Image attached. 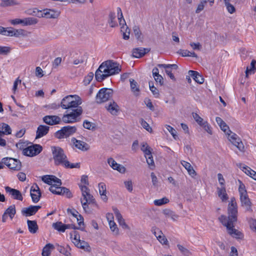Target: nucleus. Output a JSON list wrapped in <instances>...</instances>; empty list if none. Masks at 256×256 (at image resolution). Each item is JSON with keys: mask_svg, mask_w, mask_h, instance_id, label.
Instances as JSON below:
<instances>
[{"mask_svg": "<svg viewBox=\"0 0 256 256\" xmlns=\"http://www.w3.org/2000/svg\"><path fill=\"white\" fill-rule=\"evenodd\" d=\"M82 103L80 98L77 95H68L64 97L60 102V107L67 110L66 114L62 117V122L66 124L74 123L78 121L82 113V108L80 106Z\"/></svg>", "mask_w": 256, "mask_h": 256, "instance_id": "obj_1", "label": "nucleus"}, {"mask_svg": "<svg viewBox=\"0 0 256 256\" xmlns=\"http://www.w3.org/2000/svg\"><path fill=\"white\" fill-rule=\"evenodd\" d=\"M238 214L237 203L235 198L232 197L228 206V216L222 215L218 220L222 224L226 227L230 235L233 238H240L242 236V233L234 228V224L238 220Z\"/></svg>", "mask_w": 256, "mask_h": 256, "instance_id": "obj_2", "label": "nucleus"}, {"mask_svg": "<svg viewBox=\"0 0 256 256\" xmlns=\"http://www.w3.org/2000/svg\"><path fill=\"white\" fill-rule=\"evenodd\" d=\"M121 68L118 63L112 60L102 62L96 70L95 78L98 82H102L107 77L119 73Z\"/></svg>", "mask_w": 256, "mask_h": 256, "instance_id": "obj_3", "label": "nucleus"}, {"mask_svg": "<svg viewBox=\"0 0 256 256\" xmlns=\"http://www.w3.org/2000/svg\"><path fill=\"white\" fill-rule=\"evenodd\" d=\"M52 150L54 160V164L56 166L62 165L66 168H80V164H70L67 159L64 150L58 146H52Z\"/></svg>", "mask_w": 256, "mask_h": 256, "instance_id": "obj_4", "label": "nucleus"}, {"mask_svg": "<svg viewBox=\"0 0 256 256\" xmlns=\"http://www.w3.org/2000/svg\"><path fill=\"white\" fill-rule=\"evenodd\" d=\"M82 198L80 199V202L84 210L86 212L88 208V204H94L96 202L93 196L90 194V189L86 186H80Z\"/></svg>", "mask_w": 256, "mask_h": 256, "instance_id": "obj_5", "label": "nucleus"}, {"mask_svg": "<svg viewBox=\"0 0 256 256\" xmlns=\"http://www.w3.org/2000/svg\"><path fill=\"white\" fill-rule=\"evenodd\" d=\"M76 131V128L74 126H64L54 133V136L58 139L68 138L74 134Z\"/></svg>", "mask_w": 256, "mask_h": 256, "instance_id": "obj_6", "label": "nucleus"}, {"mask_svg": "<svg viewBox=\"0 0 256 256\" xmlns=\"http://www.w3.org/2000/svg\"><path fill=\"white\" fill-rule=\"evenodd\" d=\"M113 90L110 88H101L96 96V100L100 104L108 100L112 96Z\"/></svg>", "mask_w": 256, "mask_h": 256, "instance_id": "obj_7", "label": "nucleus"}, {"mask_svg": "<svg viewBox=\"0 0 256 256\" xmlns=\"http://www.w3.org/2000/svg\"><path fill=\"white\" fill-rule=\"evenodd\" d=\"M2 163L6 165L9 168L14 170H19L22 167L21 162L20 160L11 158H5L2 159Z\"/></svg>", "mask_w": 256, "mask_h": 256, "instance_id": "obj_8", "label": "nucleus"}, {"mask_svg": "<svg viewBox=\"0 0 256 256\" xmlns=\"http://www.w3.org/2000/svg\"><path fill=\"white\" fill-rule=\"evenodd\" d=\"M42 150V147L38 144H34L24 148L23 154L28 156H34L38 154Z\"/></svg>", "mask_w": 256, "mask_h": 256, "instance_id": "obj_9", "label": "nucleus"}, {"mask_svg": "<svg viewBox=\"0 0 256 256\" xmlns=\"http://www.w3.org/2000/svg\"><path fill=\"white\" fill-rule=\"evenodd\" d=\"M37 16L39 18L45 17L47 18H56L60 16V12L52 9H44L43 12L40 11Z\"/></svg>", "mask_w": 256, "mask_h": 256, "instance_id": "obj_10", "label": "nucleus"}, {"mask_svg": "<svg viewBox=\"0 0 256 256\" xmlns=\"http://www.w3.org/2000/svg\"><path fill=\"white\" fill-rule=\"evenodd\" d=\"M227 134L229 136L228 139L230 142L240 151H243L244 147L240 138L234 133H232L230 135V134L227 132Z\"/></svg>", "mask_w": 256, "mask_h": 256, "instance_id": "obj_11", "label": "nucleus"}, {"mask_svg": "<svg viewBox=\"0 0 256 256\" xmlns=\"http://www.w3.org/2000/svg\"><path fill=\"white\" fill-rule=\"evenodd\" d=\"M241 206L245 208L247 212H252V203L248 198V194L240 196Z\"/></svg>", "mask_w": 256, "mask_h": 256, "instance_id": "obj_12", "label": "nucleus"}, {"mask_svg": "<svg viewBox=\"0 0 256 256\" xmlns=\"http://www.w3.org/2000/svg\"><path fill=\"white\" fill-rule=\"evenodd\" d=\"M42 180L50 186L54 184V185L61 186L62 184L61 180L54 176H44L42 177Z\"/></svg>", "mask_w": 256, "mask_h": 256, "instance_id": "obj_13", "label": "nucleus"}, {"mask_svg": "<svg viewBox=\"0 0 256 256\" xmlns=\"http://www.w3.org/2000/svg\"><path fill=\"white\" fill-rule=\"evenodd\" d=\"M44 123L50 126L60 124L62 121V118L58 116H46L42 118Z\"/></svg>", "mask_w": 256, "mask_h": 256, "instance_id": "obj_14", "label": "nucleus"}, {"mask_svg": "<svg viewBox=\"0 0 256 256\" xmlns=\"http://www.w3.org/2000/svg\"><path fill=\"white\" fill-rule=\"evenodd\" d=\"M30 196L32 200L34 203H37L41 197V192L38 186L36 184L30 188Z\"/></svg>", "mask_w": 256, "mask_h": 256, "instance_id": "obj_15", "label": "nucleus"}, {"mask_svg": "<svg viewBox=\"0 0 256 256\" xmlns=\"http://www.w3.org/2000/svg\"><path fill=\"white\" fill-rule=\"evenodd\" d=\"M41 208L40 206H30L28 208H24L22 210V214L25 216H33Z\"/></svg>", "mask_w": 256, "mask_h": 256, "instance_id": "obj_16", "label": "nucleus"}, {"mask_svg": "<svg viewBox=\"0 0 256 256\" xmlns=\"http://www.w3.org/2000/svg\"><path fill=\"white\" fill-rule=\"evenodd\" d=\"M152 232L156 237L158 240L162 244L167 245L168 244V240L165 236H164L162 232L156 228L153 227L152 228Z\"/></svg>", "mask_w": 256, "mask_h": 256, "instance_id": "obj_17", "label": "nucleus"}, {"mask_svg": "<svg viewBox=\"0 0 256 256\" xmlns=\"http://www.w3.org/2000/svg\"><path fill=\"white\" fill-rule=\"evenodd\" d=\"M72 140L75 147L82 151H86L90 149V146L83 141L78 140L74 138H73Z\"/></svg>", "mask_w": 256, "mask_h": 256, "instance_id": "obj_18", "label": "nucleus"}, {"mask_svg": "<svg viewBox=\"0 0 256 256\" xmlns=\"http://www.w3.org/2000/svg\"><path fill=\"white\" fill-rule=\"evenodd\" d=\"M6 192L9 193L15 200H22L23 198L21 192L18 190L12 188L9 186L5 188Z\"/></svg>", "mask_w": 256, "mask_h": 256, "instance_id": "obj_19", "label": "nucleus"}, {"mask_svg": "<svg viewBox=\"0 0 256 256\" xmlns=\"http://www.w3.org/2000/svg\"><path fill=\"white\" fill-rule=\"evenodd\" d=\"M106 108L109 112L114 116H116L120 111L119 106L114 101L110 102L108 106H106Z\"/></svg>", "mask_w": 256, "mask_h": 256, "instance_id": "obj_20", "label": "nucleus"}, {"mask_svg": "<svg viewBox=\"0 0 256 256\" xmlns=\"http://www.w3.org/2000/svg\"><path fill=\"white\" fill-rule=\"evenodd\" d=\"M50 127L44 125H40L38 126L36 132V138H40L46 136L48 132Z\"/></svg>", "mask_w": 256, "mask_h": 256, "instance_id": "obj_21", "label": "nucleus"}, {"mask_svg": "<svg viewBox=\"0 0 256 256\" xmlns=\"http://www.w3.org/2000/svg\"><path fill=\"white\" fill-rule=\"evenodd\" d=\"M150 50V49L142 48H135L132 50V56L136 58H140L149 52Z\"/></svg>", "mask_w": 256, "mask_h": 256, "instance_id": "obj_22", "label": "nucleus"}, {"mask_svg": "<svg viewBox=\"0 0 256 256\" xmlns=\"http://www.w3.org/2000/svg\"><path fill=\"white\" fill-rule=\"evenodd\" d=\"M217 192L218 197L220 198L222 202H225L228 199V196L226 194L225 186L217 188Z\"/></svg>", "mask_w": 256, "mask_h": 256, "instance_id": "obj_23", "label": "nucleus"}, {"mask_svg": "<svg viewBox=\"0 0 256 256\" xmlns=\"http://www.w3.org/2000/svg\"><path fill=\"white\" fill-rule=\"evenodd\" d=\"M188 74L198 84H202L204 82V78L198 72L190 70Z\"/></svg>", "mask_w": 256, "mask_h": 256, "instance_id": "obj_24", "label": "nucleus"}, {"mask_svg": "<svg viewBox=\"0 0 256 256\" xmlns=\"http://www.w3.org/2000/svg\"><path fill=\"white\" fill-rule=\"evenodd\" d=\"M11 133L12 130L10 126L6 123L0 124V136L10 134Z\"/></svg>", "mask_w": 256, "mask_h": 256, "instance_id": "obj_25", "label": "nucleus"}, {"mask_svg": "<svg viewBox=\"0 0 256 256\" xmlns=\"http://www.w3.org/2000/svg\"><path fill=\"white\" fill-rule=\"evenodd\" d=\"M27 224L28 230L31 234H36L37 232L38 226L36 220H28Z\"/></svg>", "mask_w": 256, "mask_h": 256, "instance_id": "obj_26", "label": "nucleus"}, {"mask_svg": "<svg viewBox=\"0 0 256 256\" xmlns=\"http://www.w3.org/2000/svg\"><path fill=\"white\" fill-rule=\"evenodd\" d=\"M180 162L183 166L188 170V174L190 176L192 177H194L196 175V171L189 162L184 160H182Z\"/></svg>", "mask_w": 256, "mask_h": 256, "instance_id": "obj_27", "label": "nucleus"}, {"mask_svg": "<svg viewBox=\"0 0 256 256\" xmlns=\"http://www.w3.org/2000/svg\"><path fill=\"white\" fill-rule=\"evenodd\" d=\"M99 192L101 196L102 200L106 202L108 200V197L106 196V186L104 182H100L98 184Z\"/></svg>", "mask_w": 256, "mask_h": 256, "instance_id": "obj_28", "label": "nucleus"}, {"mask_svg": "<svg viewBox=\"0 0 256 256\" xmlns=\"http://www.w3.org/2000/svg\"><path fill=\"white\" fill-rule=\"evenodd\" d=\"M162 213L166 218H170L174 221L176 220L179 217L175 212L170 209H165L163 210Z\"/></svg>", "mask_w": 256, "mask_h": 256, "instance_id": "obj_29", "label": "nucleus"}, {"mask_svg": "<svg viewBox=\"0 0 256 256\" xmlns=\"http://www.w3.org/2000/svg\"><path fill=\"white\" fill-rule=\"evenodd\" d=\"M108 22L110 24V26L112 28H114L118 26L116 20V14L114 12H110L108 15Z\"/></svg>", "mask_w": 256, "mask_h": 256, "instance_id": "obj_30", "label": "nucleus"}, {"mask_svg": "<svg viewBox=\"0 0 256 256\" xmlns=\"http://www.w3.org/2000/svg\"><path fill=\"white\" fill-rule=\"evenodd\" d=\"M76 247L78 248L82 249L86 252L90 251V247L88 244V242L84 241V240H80L78 241V242L76 243Z\"/></svg>", "mask_w": 256, "mask_h": 256, "instance_id": "obj_31", "label": "nucleus"}, {"mask_svg": "<svg viewBox=\"0 0 256 256\" xmlns=\"http://www.w3.org/2000/svg\"><path fill=\"white\" fill-rule=\"evenodd\" d=\"M23 22L24 26H28L36 24L38 22V20L34 18L28 17L23 19Z\"/></svg>", "mask_w": 256, "mask_h": 256, "instance_id": "obj_32", "label": "nucleus"}, {"mask_svg": "<svg viewBox=\"0 0 256 256\" xmlns=\"http://www.w3.org/2000/svg\"><path fill=\"white\" fill-rule=\"evenodd\" d=\"M130 88L132 90V91L134 93L136 96H138V95L140 89L139 88L138 86L137 82L133 79H130Z\"/></svg>", "mask_w": 256, "mask_h": 256, "instance_id": "obj_33", "label": "nucleus"}, {"mask_svg": "<svg viewBox=\"0 0 256 256\" xmlns=\"http://www.w3.org/2000/svg\"><path fill=\"white\" fill-rule=\"evenodd\" d=\"M5 214L9 216L10 218L12 220L16 214L15 205L10 206L4 212Z\"/></svg>", "mask_w": 256, "mask_h": 256, "instance_id": "obj_34", "label": "nucleus"}, {"mask_svg": "<svg viewBox=\"0 0 256 256\" xmlns=\"http://www.w3.org/2000/svg\"><path fill=\"white\" fill-rule=\"evenodd\" d=\"M0 6L2 7H7L10 6L18 5L19 3L16 0H2Z\"/></svg>", "mask_w": 256, "mask_h": 256, "instance_id": "obj_35", "label": "nucleus"}, {"mask_svg": "<svg viewBox=\"0 0 256 256\" xmlns=\"http://www.w3.org/2000/svg\"><path fill=\"white\" fill-rule=\"evenodd\" d=\"M52 226L54 229L60 232H64L66 229V228H68L66 224H63L60 222H56L52 224Z\"/></svg>", "mask_w": 256, "mask_h": 256, "instance_id": "obj_36", "label": "nucleus"}, {"mask_svg": "<svg viewBox=\"0 0 256 256\" xmlns=\"http://www.w3.org/2000/svg\"><path fill=\"white\" fill-rule=\"evenodd\" d=\"M178 53L181 54L182 56H192L197 58L198 56L194 52H190L188 50H183L180 49Z\"/></svg>", "mask_w": 256, "mask_h": 256, "instance_id": "obj_37", "label": "nucleus"}, {"mask_svg": "<svg viewBox=\"0 0 256 256\" xmlns=\"http://www.w3.org/2000/svg\"><path fill=\"white\" fill-rule=\"evenodd\" d=\"M117 12H118V14H120V18H118V19L119 20L120 24L122 26L121 28V31L122 32V31H124V30L125 28L124 25L126 26V22H125L124 19L123 18L122 12V10L120 8H118Z\"/></svg>", "mask_w": 256, "mask_h": 256, "instance_id": "obj_38", "label": "nucleus"}, {"mask_svg": "<svg viewBox=\"0 0 256 256\" xmlns=\"http://www.w3.org/2000/svg\"><path fill=\"white\" fill-rule=\"evenodd\" d=\"M60 190V192H58V195L65 196L68 198H70L72 196V193L68 188L66 187H62Z\"/></svg>", "mask_w": 256, "mask_h": 256, "instance_id": "obj_39", "label": "nucleus"}, {"mask_svg": "<svg viewBox=\"0 0 256 256\" xmlns=\"http://www.w3.org/2000/svg\"><path fill=\"white\" fill-rule=\"evenodd\" d=\"M238 167L242 169V170L248 176H249L250 177V176L252 174V172L254 170L251 169L250 167L248 166H242V164H238Z\"/></svg>", "mask_w": 256, "mask_h": 256, "instance_id": "obj_40", "label": "nucleus"}, {"mask_svg": "<svg viewBox=\"0 0 256 256\" xmlns=\"http://www.w3.org/2000/svg\"><path fill=\"white\" fill-rule=\"evenodd\" d=\"M14 28L12 27L4 28L2 35L7 36H13Z\"/></svg>", "mask_w": 256, "mask_h": 256, "instance_id": "obj_41", "label": "nucleus"}, {"mask_svg": "<svg viewBox=\"0 0 256 256\" xmlns=\"http://www.w3.org/2000/svg\"><path fill=\"white\" fill-rule=\"evenodd\" d=\"M109 226L112 231L115 232L116 234H118V229L116 224L114 220H109Z\"/></svg>", "mask_w": 256, "mask_h": 256, "instance_id": "obj_42", "label": "nucleus"}, {"mask_svg": "<svg viewBox=\"0 0 256 256\" xmlns=\"http://www.w3.org/2000/svg\"><path fill=\"white\" fill-rule=\"evenodd\" d=\"M169 200L166 198H162L156 200L154 201V204L156 206H160L162 204H167Z\"/></svg>", "mask_w": 256, "mask_h": 256, "instance_id": "obj_43", "label": "nucleus"}, {"mask_svg": "<svg viewBox=\"0 0 256 256\" xmlns=\"http://www.w3.org/2000/svg\"><path fill=\"white\" fill-rule=\"evenodd\" d=\"M84 127L88 130H93L95 129V125L94 124L90 122L85 120L83 123Z\"/></svg>", "mask_w": 256, "mask_h": 256, "instance_id": "obj_44", "label": "nucleus"}, {"mask_svg": "<svg viewBox=\"0 0 256 256\" xmlns=\"http://www.w3.org/2000/svg\"><path fill=\"white\" fill-rule=\"evenodd\" d=\"M152 83V82H149L150 90H151V92H152V93L156 98H158L160 96L158 90L156 87H154V85H151Z\"/></svg>", "mask_w": 256, "mask_h": 256, "instance_id": "obj_45", "label": "nucleus"}, {"mask_svg": "<svg viewBox=\"0 0 256 256\" xmlns=\"http://www.w3.org/2000/svg\"><path fill=\"white\" fill-rule=\"evenodd\" d=\"M166 128L172 136L174 140H177L178 138V136L176 134V131L172 127L168 125H166Z\"/></svg>", "mask_w": 256, "mask_h": 256, "instance_id": "obj_46", "label": "nucleus"}, {"mask_svg": "<svg viewBox=\"0 0 256 256\" xmlns=\"http://www.w3.org/2000/svg\"><path fill=\"white\" fill-rule=\"evenodd\" d=\"M238 182H240V186L238 188L240 196L248 194L246 190L244 184L240 180H239Z\"/></svg>", "mask_w": 256, "mask_h": 256, "instance_id": "obj_47", "label": "nucleus"}, {"mask_svg": "<svg viewBox=\"0 0 256 256\" xmlns=\"http://www.w3.org/2000/svg\"><path fill=\"white\" fill-rule=\"evenodd\" d=\"M133 30L136 38L138 40L140 39L142 32L140 29V28L137 26H134L133 28Z\"/></svg>", "mask_w": 256, "mask_h": 256, "instance_id": "obj_48", "label": "nucleus"}, {"mask_svg": "<svg viewBox=\"0 0 256 256\" xmlns=\"http://www.w3.org/2000/svg\"><path fill=\"white\" fill-rule=\"evenodd\" d=\"M208 2V0H202L198 4V8L196 10V13L198 14L204 8V6Z\"/></svg>", "mask_w": 256, "mask_h": 256, "instance_id": "obj_49", "label": "nucleus"}, {"mask_svg": "<svg viewBox=\"0 0 256 256\" xmlns=\"http://www.w3.org/2000/svg\"><path fill=\"white\" fill-rule=\"evenodd\" d=\"M200 126H202L204 129V130L206 131V132H208L209 134H212L211 127L206 121H204L200 125Z\"/></svg>", "mask_w": 256, "mask_h": 256, "instance_id": "obj_50", "label": "nucleus"}, {"mask_svg": "<svg viewBox=\"0 0 256 256\" xmlns=\"http://www.w3.org/2000/svg\"><path fill=\"white\" fill-rule=\"evenodd\" d=\"M58 250L60 252L64 254L66 256H71V254L70 252L68 250L66 249L63 246H60L58 245Z\"/></svg>", "mask_w": 256, "mask_h": 256, "instance_id": "obj_51", "label": "nucleus"}, {"mask_svg": "<svg viewBox=\"0 0 256 256\" xmlns=\"http://www.w3.org/2000/svg\"><path fill=\"white\" fill-rule=\"evenodd\" d=\"M140 124L142 127L146 129L148 132H152V128L150 126L149 124L146 122L144 119L140 120Z\"/></svg>", "mask_w": 256, "mask_h": 256, "instance_id": "obj_52", "label": "nucleus"}, {"mask_svg": "<svg viewBox=\"0 0 256 256\" xmlns=\"http://www.w3.org/2000/svg\"><path fill=\"white\" fill-rule=\"evenodd\" d=\"M24 32H25L24 30L22 29L17 30V29H14V28L13 36L18 38L20 36H24Z\"/></svg>", "mask_w": 256, "mask_h": 256, "instance_id": "obj_53", "label": "nucleus"}, {"mask_svg": "<svg viewBox=\"0 0 256 256\" xmlns=\"http://www.w3.org/2000/svg\"><path fill=\"white\" fill-rule=\"evenodd\" d=\"M94 78V74L92 72H90L85 77L84 82V84H88Z\"/></svg>", "mask_w": 256, "mask_h": 256, "instance_id": "obj_54", "label": "nucleus"}, {"mask_svg": "<svg viewBox=\"0 0 256 256\" xmlns=\"http://www.w3.org/2000/svg\"><path fill=\"white\" fill-rule=\"evenodd\" d=\"M10 51L8 46H0V54H8Z\"/></svg>", "mask_w": 256, "mask_h": 256, "instance_id": "obj_55", "label": "nucleus"}, {"mask_svg": "<svg viewBox=\"0 0 256 256\" xmlns=\"http://www.w3.org/2000/svg\"><path fill=\"white\" fill-rule=\"evenodd\" d=\"M113 210L114 212L118 222H120V221H122V220H124L119 210L116 208H113Z\"/></svg>", "mask_w": 256, "mask_h": 256, "instance_id": "obj_56", "label": "nucleus"}, {"mask_svg": "<svg viewBox=\"0 0 256 256\" xmlns=\"http://www.w3.org/2000/svg\"><path fill=\"white\" fill-rule=\"evenodd\" d=\"M54 246L51 244H46L43 248L42 252H46V253H50L51 250H54Z\"/></svg>", "mask_w": 256, "mask_h": 256, "instance_id": "obj_57", "label": "nucleus"}, {"mask_svg": "<svg viewBox=\"0 0 256 256\" xmlns=\"http://www.w3.org/2000/svg\"><path fill=\"white\" fill-rule=\"evenodd\" d=\"M192 116L194 120L197 122V123L199 125H201L202 123L204 122L202 118L198 114L196 113H192Z\"/></svg>", "mask_w": 256, "mask_h": 256, "instance_id": "obj_58", "label": "nucleus"}, {"mask_svg": "<svg viewBox=\"0 0 256 256\" xmlns=\"http://www.w3.org/2000/svg\"><path fill=\"white\" fill-rule=\"evenodd\" d=\"M224 3L226 6V8L230 13L232 14L235 12V8L234 6L231 4L230 3V2H224Z\"/></svg>", "mask_w": 256, "mask_h": 256, "instance_id": "obj_59", "label": "nucleus"}, {"mask_svg": "<svg viewBox=\"0 0 256 256\" xmlns=\"http://www.w3.org/2000/svg\"><path fill=\"white\" fill-rule=\"evenodd\" d=\"M10 22L12 25H14V26L19 24H21L22 26H24L23 19L16 18V19H14V20H10Z\"/></svg>", "mask_w": 256, "mask_h": 256, "instance_id": "obj_60", "label": "nucleus"}, {"mask_svg": "<svg viewBox=\"0 0 256 256\" xmlns=\"http://www.w3.org/2000/svg\"><path fill=\"white\" fill-rule=\"evenodd\" d=\"M124 186L128 191L132 192L133 190L132 184V180L125 181L124 182Z\"/></svg>", "mask_w": 256, "mask_h": 256, "instance_id": "obj_61", "label": "nucleus"}, {"mask_svg": "<svg viewBox=\"0 0 256 256\" xmlns=\"http://www.w3.org/2000/svg\"><path fill=\"white\" fill-rule=\"evenodd\" d=\"M108 162L110 166L114 170V168H116L118 164L116 163V162L112 158H110L108 160Z\"/></svg>", "mask_w": 256, "mask_h": 256, "instance_id": "obj_62", "label": "nucleus"}, {"mask_svg": "<svg viewBox=\"0 0 256 256\" xmlns=\"http://www.w3.org/2000/svg\"><path fill=\"white\" fill-rule=\"evenodd\" d=\"M177 246H178V250L184 254L188 256L189 254V253H190L189 250L187 248H186L182 246L180 244H178Z\"/></svg>", "mask_w": 256, "mask_h": 256, "instance_id": "obj_63", "label": "nucleus"}, {"mask_svg": "<svg viewBox=\"0 0 256 256\" xmlns=\"http://www.w3.org/2000/svg\"><path fill=\"white\" fill-rule=\"evenodd\" d=\"M190 44L194 50H200L202 48V45L200 42H190Z\"/></svg>", "mask_w": 256, "mask_h": 256, "instance_id": "obj_64", "label": "nucleus"}]
</instances>
